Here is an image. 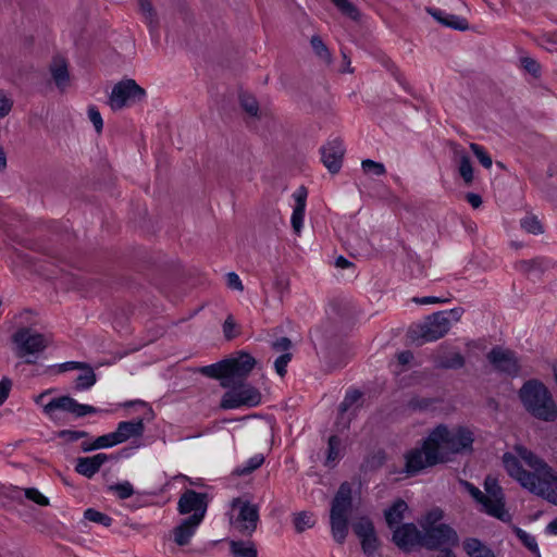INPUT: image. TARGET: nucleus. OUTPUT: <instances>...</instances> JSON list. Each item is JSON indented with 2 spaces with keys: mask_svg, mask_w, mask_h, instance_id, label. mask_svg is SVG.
<instances>
[{
  "mask_svg": "<svg viewBox=\"0 0 557 557\" xmlns=\"http://www.w3.org/2000/svg\"><path fill=\"white\" fill-rule=\"evenodd\" d=\"M502 466L522 490L557 506V469L542 456L516 444L503 454Z\"/></svg>",
  "mask_w": 557,
  "mask_h": 557,
  "instance_id": "1",
  "label": "nucleus"
},
{
  "mask_svg": "<svg viewBox=\"0 0 557 557\" xmlns=\"http://www.w3.org/2000/svg\"><path fill=\"white\" fill-rule=\"evenodd\" d=\"M37 314L25 310L17 317L15 330L11 335L12 351L26 364L44 354L52 344L53 336L48 332H40L35 327Z\"/></svg>",
  "mask_w": 557,
  "mask_h": 557,
  "instance_id": "2",
  "label": "nucleus"
},
{
  "mask_svg": "<svg viewBox=\"0 0 557 557\" xmlns=\"http://www.w3.org/2000/svg\"><path fill=\"white\" fill-rule=\"evenodd\" d=\"M465 491L473 499L476 509L487 516L503 522H509L511 515L506 507V497L497 479L487 476L483 483V490L469 482L463 483Z\"/></svg>",
  "mask_w": 557,
  "mask_h": 557,
  "instance_id": "3",
  "label": "nucleus"
},
{
  "mask_svg": "<svg viewBox=\"0 0 557 557\" xmlns=\"http://www.w3.org/2000/svg\"><path fill=\"white\" fill-rule=\"evenodd\" d=\"M523 408L534 418L554 422L557 419V404L549 388L539 380L524 382L518 392Z\"/></svg>",
  "mask_w": 557,
  "mask_h": 557,
  "instance_id": "4",
  "label": "nucleus"
},
{
  "mask_svg": "<svg viewBox=\"0 0 557 557\" xmlns=\"http://www.w3.org/2000/svg\"><path fill=\"white\" fill-rule=\"evenodd\" d=\"M359 500V485L343 483L331 504V529L334 540L343 543L348 534V517Z\"/></svg>",
  "mask_w": 557,
  "mask_h": 557,
  "instance_id": "5",
  "label": "nucleus"
},
{
  "mask_svg": "<svg viewBox=\"0 0 557 557\" xmlns=\"http://www.w3.org/2000/svg\"><path fill=\"white\" fill-rule=\"evenodd\" d=\"M256 364L257 361L252 356L240 351L231 355L220 362L201 368L200 372L209 377L219 380L222 387H228L233 383L244 382Z\"/></svg>",
  "mask_w": 557,
  "mask_h": 557,
  "instance_id": "6",
  "label": "nucleus"
},
{
  "mask_svg": "<svg viewBox=\"0 0 557 557\" xmlns=\"http://www.w3.org/2000/svg\"><path fill=\"white\" fill-rule=\"evenodd\" d=\"M462 314V308L436 312L429 315L421 323L411 326L409 336L418 345L437 341L449 332L454 323L460 321Z\"/></svg>",
  "mask_w": 557,
  "mask_h": 557,
  "instance_id": "7",
  "label": "nucleus"
},
{
  "mask_svg": "<svg viewBox=\"0 0 557 557\" xmlns=\"http://www.w3.org/2000/svg\"><path fill=\"white\" fill-rule=\"evenodd\" d=\"M146 99L147 90L134 78L124 77L113 85L108 97V106L116 112L140 106Z\"/></svg>",
  "mask_w": 557,
  "mask_h": 557,
  "instance_id": "8",
  "label": "nucleus"
},
{
  "mask_svg": "<svg viewBox=\"0 0 557 557\" xmlns=\"http://www.w3.org/2000/svg\"><path fill=\"white\" fill-rule=\"evenodd\" d=\"M226 388L220 401L222 409L250 408L261 403L260 391L245 381L233 383Z\"/></svg>",
  "mask_w": 557,
  "mask_h": 557,
  "instance_id": "9",
  "label": "nucleus"
},
{
  "mask_svg": "<svg viewBox=\"0 0 557 557\" xmlns=\"http://www.w3.org/2000/svg\"><path fill=\"white\" fill-rule=\"evenodd\" d=\"M51 393L52 389H47L33 397L34 403L40 406L42 408L44 413L51 419L54 417V413L58 410L71 412L76 417H83L89 413L97 412L96 408L78 404L75 399L69 396H61L52 398L49 401H47V397Z\"/></svg>",
  "mask_w": 557,
  "mask_h": 557,
  "instance_id": "10",
  "label": "nucleus"
},
{
  "mask_svg": "<svg viewBox=\"0 0 557 557\" xmlns=\"http://www.w3.org/2000/svg\"><path fill=\"white\" fill-rule=\"evenodd\" d=\"M231 525L242 532H252L258 522L257 506L246 498H236L232 503L230 512Z\"/></svg>",
  "mask_w": 557,
  "mask_h": 557,
  "instance_id": "11",
  "label": "nucleus"
},
{
  "mask_svg": "<svg viewBox=\"0 0 557 557\" xmlns=\"http://www.w3.org/2000/svg\"><path fill=\"white\" fill-rule=\"evenodd\" d=\"M351 528L360 540L363 553L367 555L374 554L380 546V540L372 519L367 515L356 512L351 519Z\"/></svg>",
  "mask_w": 557,
  "mask_h": 557,
  "instance_id": "12",
  "label": "nucleus"
},
{
  "mask_svg": "<svg viewBox=\"0 0 557 557\" xmlns=\"http://www.w3.org/2000/svg\"><path fill=\"white\" fill-rule=\"evenodd\" d=\"M177 510L186 519L201 523L207 511L206 495L191 490L185 491L180 497Z\"/></svg>",
  "mask_w": 557,
  "mask_h": 557,
  "instance_id": "13",
  "label": "nucleus"
},
{
  "mask_svg": "<svg viewBox=\"0 0 557 557\" xmlns=\"http://www.w3.org/2000/svg\"><path fill=\"white\" fill-rule=\"evenodd\" d=\"M405 468L407 475H414L421 470L437 465L433 453L430 451L424 441L420 446L408 450L404 455Z\"/></svg>",
  "mask_w": 557,
  "mask_h": 557,
  "instance_id": "14",
  "label": "nucleus"
},
{
  "mask_svg": "<svg viewBox=\"0 0 557 557\" xmlns=\"http://www.w3.org/2000/svg\"><path fill=\"white\" fill-rule=\"evenodd\" d=\"M447 425L440 424L430 431L424 443L434 455L437 463L447 462L451 459L449 447L447 444Z\"/></svg>",
  "mask_w": 557,
  "mask_h": 557,
  "instance_id": "15",
  "label": "nucleus"
},
{
  "mask_svg": "<svg viewBox=\"0 0 557 557\" xmlns=\"http://www.w3.org/2000/svg\"><path fill=\"white\" fill-rule=\"evenodd\" d=\"M392 541L405 552L412 550L416 546L423 543L422 532L414 523H403L392 529Z\"/></svg>",
  "mask_w": 557,
  "mask_h": 557,
  "instance_id": "16",
  "label": "nucleus"
},
{
  "mask_svg": "<svg viewBox=\"0 0 557 557\" xmlns=\"http://www.w3.org/2000/svg\"><path fill=\"white\" fill-rule=\"evenodd\" d=\"M447 444L451 456L471 450L473 443L472 430L461 425H447Z\"/></svg>",
  "mask_w": 557,
  "mask_h": 557,
  "instance_id": "17",
  "label": "nucleus"
},
{
  "mask_svg": "<svg viewBox=\"0 0 557 557\" xmlns=\"http://www.w3.org/2000/svg\"><path fill=\"white\" fill-rule=\"evenodd\" d=\"M486 358L494 369L508 374H516L520 369L517 356L507 348L495 347L487 354Z\"/></svg>",
  "mask_w": 557,
  "mask_h": 557,
  "instance_id": "18",
  "label": "nucleus"
},
{
  "mask_svg": "<svg viewBox=\"0 0 557 557\" xmlns=\"http://www.w3.org/2000/svg\"><path fill=\"white\" fill-rule=\"evenodd\" d=\"M200 522L183 518L170 532L169 539L178 547L188 546Z\"/></svg>",
  "mask_w": 557,
  "mask_h": 557,
  "instance_id": "19",
  "label": "nucleus"
},
{
  "mask_svg": "<svg viewBox=\"0 0 557 557\" xmlns=\"http://www.w3.org/2000/svg\"><path fill=\"white\" fill-rule=\"evenodd\" d=\"M345 153L343 143L333 140L327 143L321 150V159L324 166L333 174L342 168V161Z\"/></svg>",
  "mask_w": 557,
  "mask_h": 557,
  "instance_id": "20",
  "label": "nucleus"
},
{
  "mask_svg": "<svg viewBox=\"0 0 557 557\" xmlns=\"http://www.w3.org/2000/svg\"><path fill=\"white\" fill-rule=\"evenodd\" d=\"M51 82L60 92H65L72 85V77L69 72L67 63L64 59H54L49 67Z\"/></svg>",
  "mask_w": 557,
  "mask_h": 557,
  "instance_id": "21",
  "label": "nucleus"
},
{
  "mask_svg": "<svg viewBox=\"0 0 557 557\" xmlns=\"http://www.w3.org/2000/svg\"><path fill=\"white\" fill-rule=\"evenodd\" d=\"M423 543L430 547H448L457 543V534L449 525L441 524L434 532L423 535Z\"/></svg>",
  "mask_w": 557,
  "mask_h": 557,
  "instance_id": "22",
  "label": "nucleus"
},
{
  "mask_svg": "<svg viewBox=\"0 0 557 557\" xmlns=\"http://www.w3.org/2000/svg\"><path fill=\"white\" fill-rule=\"evenodd\" d=\"M410 513L408 504L404 499L393 500L384 510V519L389 530L401 525Z\"/></svg>",
  "mask_w": 557,
  "mask_h": 557,
  "instance_id": "23",
  "label": "nucleus"
},
{
  "mask_svg": "<svg viewBox=\"0 0 557 557\" xmlns=\"http://www.w3.org/2000/svg\"><path fill=\"white\" fill-rule=\"evenodd\" d=\"M426 12L431 16H433L438 23L446 27H450L457 30H466L469 28L467 20L461 16L449 14L445 11L434 8H428Z\"/></svg>",
  "mask_w": 557,
  "mask_h": 557,
  "instance_id": "24",
  "label": "nucleus"
},
{
  "mask_svg": "<svg viewBox=\"0 0 557 557\" xmlns=\"http://www.w3.org/2000/svg\"><path fill=\"white\" fill-rule=\"evenodd\" d=\"M144 432V424L141 420L121 422L117 429L113 432L116 444L126 442L133 437H139Z\"/></svg>",
  "mask_w": 557,
  "mask_h": 557,
  "instance_id": "25",
  "label": "nucleus"
},
{
  "mask_svg": "<svg viewBox=\"0 0 557 557\" xmlns=\"http://www.w3.org/2000/svg\"><path fill=\"white\" fill-rule=\"evenodd\" d=\"M108 460V456L106 454H97L92 457H84L77 460L76 471L86 476L91 478L100 467Z\"/></svg>",
  "mask_w": 557,
  "mask_h": 557,
  "instance_id": "26",
  "label": "nucleus"
},
{
  "mask_svg": "<svg viewBox=\"0 0 557 557\" xmlns=\"http://www.w3.org/2000/svg\"><path fill=\"white\" fill-rule=\"evenodd\" d=\"M294 198L296 205L294 207L290 222L295 234L299 235L304 227L307 191L305 189H300L295 193Z\"/></svg>",
  "mask_w": 557,
  "mask_h": 557,
  "instance_id": "27",
  "label": "nucleus"
},
{
  "mask_svg": "<svg viewBox=\"0 0 557 557\" xmlns=\"http://www.w3.org/2000/svg\"><path fill=\"white\" fill-rule=\"evenodd\" d=\"M435 361L441 367L457 368L463 363V358L458 351L454 349L440 347L436 350Z\"/></svg>",
  "mask_w": 557,
  "mask_h": 557,
  "instance_id": "28",
  "label": "nucleus"
},
{
  "mask_svg": "<svg viewBox=\"0 0 557 557\" xmlns=\"http://www.w3.org/2000/svg\"><path fill=\"white\" fill-rule=\"evenodd\" d=\"M443 519V511L440 508H432L425 511L420 520L419 524L422 529V535L428 534L429 532H434L441 524Z\"/></svg>",
  "mask_w": 557,
  "mask_h": 557,
  "instance_id": "29",
  "label": "nucleus"
},
{
  "mask_svg": "<svg viewBox=\"0 0 557 557\" xmlns=\"http://www.w3.org/2000/svg\"><path fill=\"white\" fill-rule=\"evenodd\" d=\"M136 9L149 27H156L159 24L158 11L152 0H136Z\"/></svg>",
  "mask_w": 557,
  "mask_h": 557,
  "instance_id": "30",
  "label": "nucleus"
},
{
  "mask_svg": "<svg viewBox=\"0 0 557 557\" xmlns=\"http://www.w3.org/2000/svg\"><path fill=\"white\" fill-rule=\"evenodd\" d=\"M462 547L469 557H497L490 547L476 539H467Z\"/></svg>",
  "mask_w": 557,
  "mask_h": 557,
  "instance_id": "31",
  "label": "nucleus"
},
{
  "mask_svg": "<svg viewBox=\"0 0 557 557\" xmlns=\"http://www.w3.org/2000/svg\"><path fill=\"white\" fill-rule=\"evenodd\" d=\"M239 104L242 110L252 119H260L262 116V110L260 109L259 102L256 97L249 92H242L239 95Z\"/></svg>",
  "mask_w": 557,
  "mask_h": 557,
  "instance_id": "32",
  "label": "nucleus"
},
{
  "mask_svg": "<svg viewBox=\"0 0 557 557\" xmlns=\"http://www.w3.org/2000/svg\"><path fill=\"white\" fill-rule=\"evenodd\" d=\"M455 158L458 162V171L466 184H470L473 181V168L470 162L468 154L460 149L455 150Z\"/></svg>",
  "mask_w": 557,
  "mask_h": 557,
  "instance_id": "33",
  "label": "nucleus"
},
{
  "mask_svg": "<svg viewBox=\"0 0 557 557\" xmlns=\"http://www.w3.org/2000/svg\"><path fill=\"white\" fill-rule=\"evenodd\" d=\"M315 523L314 516L310 512H298L293 517V524L298 533H302L308 529H311Z\"/></svg>",
  "mask_w": 557,
  "mask_h": 557,
  "instance_id": "34",
  "label": "nucleus"
},
{
  "mask_svg": "<svg viewBox=\"0 0 557 557\" xmlns=\"http://www.w3.org/2000/svg\"><path fill=\"white\" fill-rule=\"evenodd\" d=\"M114 445H117V444L115 441L114 433L112 432V433L97 437L91 444H84L83 450L89 451V450H95V449H100V448L112 447Z\"/></svg>",
  "mask_w": 557,
  "mask_h": 557,
  "instance_id": "35",
  "label": "nucleus"
},
{
  "mask_svg": "<svg viewBox=\"0 0 557 557\" xmlns=\"http://www.w3.org/2000/svg\"><path fill=\"white\" fill-rule=\"evenodd\" d=\"M520 226L523 231L539 235L544 233V226L535 215H527L520 221Z\"/></svg>",
  "mask_w": 557,
  "mask_h": 557,
  "instance_id": "36",
  "label": "nucleus"
},
{
  "mask_svg": "<svg viewBox=\"0 0 557 557\" xmlns=\"http://www.w3.org/2000/svg\"><path fill=\"white\" fill-rule=\"evenodd\" d=\"M273 288L280 300L290 290V280L283 273H276L273 280Z\"/></svg>",
  "mask_w": 557,
  "mask_h": 557,
  "instance_id": "37",
  "label": "nucleus"
},
{
  "mask_svg": "<svg viewBox=\"0 0 557 557\" xmlns=\"http://www.w3.org/2000/svg\"><path fill=\"white\" fill-rule=\"evenodd\" d=\"M233 557H257L256 548L246 542L232 543Z\"/></svg>",
  "mask_w": 557,
  "mask_h": 557,
  "instance_id": "38",
  "label": "nucleus"
},
{
  "mask_svg": "<svg viewBox=\"0 0 557 557\" xmlns=\"http://www.w3.org/2000/svg\"><path fill=\"white\" fill-rule=\"evenodd\" d=\"M361 169L366 175L371 176H383L386 173V169L383 163L370 159L361 162Z\"/></svg>",
  "mask_w": 557,
  "mask_h": 557,
  "instance_id": "39",
  "label": "nucleus"
},
{
  "mask_svg": "<svg viewBox=\"0 0 557 557\" xmlns=\"http://www.w3.org/2000/svg\"><path fill=\"white\" fill-rule=\"evenodd\" d=\"M311 47L314 53L325 63L331 62V52L319 36H313L311 38Z\"/></svg>",
  "mask_w": 557,
  "mask_h": 557,
  "instance_id": "40",
  "label": "nucleus"
},
{
  "mask_svg": "<svg viewBox=\"0 0 557 557\" xmlns=\"http://www.w3.org/2000/svg\"><path fill=\"white\" fill-rule=\"evenodd\" d=\"M342 441L338 436L333 435L329 438L326 462H335L341 457Z\"/></svg>",
  "mask_w": 557,
  "mask_h": 557,
  "instance_id": "41",
  "label": "nucleus"
},
{
  "mask_svg": "<svg viewBox=\"0 0 557 557\" xmlns=\"http://www.w3.org/2000/svg\"><path fill=\"white\" fill-rule=\"evenodd\" d=\"M109 491L120 499L129 498L134 494V487L127 481L110 485Z\"/></svg>",
  "mask_w": 557,
  "mask_h": 557,
  "instance_id": "42",
  "label": "nucleus"
},
{
  "mask_svg": "<svg viewBox=\"0 0 557 557\" xmlns=\"http://www.w3.org/2000/svg\"><path fill=\"white\" fill-rule=\"evenodd\" d=\"M79 370H82L83 372L77 377V387L78 388H88L91 385H94V383L96 381V376H95V373L92 372V370L90 368L86 367L85 364H83V368H81Z\"/></svg>",
  "mask_w": 557,
  "mask_h": 557,
  "instance_id": "43",
  "label": "nucleus"
},
{
  "mask_svg": "<svg viewBox=\"0 0 557 557\" xmlns=\"http://www.w3.org/2000/svg\"><path fill=\"white\" fill-rule=\"evenodd\" d=\"M332 2L336 5V8L351 20H357L359 16V12L356 7L349 2L348 0H332Z\"/></svg>",
  "mask_w": 557,
  "mask_h": 557,
  "instance_id": "44",
  "label": "nucleus"
},
{
  "mask_svg": "<svg viewBox=\"0 0 557 557\" xmlns=\"http://www.w3.org/2000/svg\"><path fill=\"white\" fill-rule=\"evenodd\" d=\"M470 149L484 168L490 169L492 166L491 157L481 146L476 144H471Z\"/></svg>",
  "mask_w": 557,
  "mask_h": 557,
  "instance_id": "45",
  "label": "nucleus"
},
{
  "mask_svg": "<svg viewBox=\"0 0 557 557\" xmlns=\"http://www.w3.org/2000/svg\"><path fill=\"white\" fill-rule=\"evenodd\" d=\"M515 533L517 537L525 545V547H528L531 552H537V544L534 536L521 529H516Z\"/></svg>",
  "mask_w": 557,
  "mask_h": 557,
  "instance_id": "46",
  "label": "nucleus"
},
{
  "mask_svg": "<svg viewBox=\"0 0 557 557\" xmlns=\"http://www.w3.org/2000/svg\"><path fill=\"white\" fill-rule=\"evenodd\" d=\"M520 63L521 67L529 74L533 75L534 77L540 75L541 66L534 59L523 57L521 58Z\"/></svg>",
  "mask_w": 557,
  "mask_h": 557,
  "instance_id": "47",
  "label": "nucleus"
},
{
  "mask_svg": "<svg viewBox=\"0 0 557 557\" xmlns=\"http://www.w3.org/2000/svg\"><path fill=\"white\" fill-rule=\"evenodd\" d=\"M84 516L89 521L101 523L107 527L110 525L111 521H112L111 518H109L108 516H106L97 510H94V509H87L85 511Z\"/></svg>",
  "mask_w": 557,
  "mask_h": 557,
  "instance_id": "48",
  "label": "nucleus"
},
{
  "mask_svg": "<svg viewBox=\"0 0 557 557\" xmlns=\"http://www.w3.org/2000/svg\"><path fill=\"white\" fill-rule=\"evenodd\" d=\"M25 496L27 499L36 503L39 506L49 505V499L36 488H26Z\"/></svg>",
  "mask_w": 557,
  "mask_h": 557,
  "instance_id": "49",
  "label": "nucleus"
},
{
  "mask_svg": "<svg viewBox=\"0 0 557 557\" xmlns=\"http://www.w3.org/2000/svg\"><path fill=\"white\" fill-rule=\"evenodd\" d=\"M13 106V100L8 92L0 90V119L7 116Z\"/></svg>",
  "mask_w": 557,
  "mask_h": 557,
  "instance_id": "50",
  "label": "nucleus"
},
{
  "mask_svg": "<svg viewBox=\"0 0 557 557\" xmlns=\"http://www.w3.org/2000/svg\"><path fill=\"white\" fill-rule=\"evenodd\" d=\"M88 117L92 125L95 126L97 133H100L103 126V121L101 117L100 112L96 107H89L88 108Z\"/></svg>",
  "mask_w": 557,
  "mask_h": 557,
  "instance_id": "51",
  "label": "nucleus"
},
{
  "mask_svg": "<svg viewBox=\"0 0 557 557\" xmlns=\"http://www.w3.org/2000/svg\"><path fill=\"white\" fill-rule=\"evenodd\" d=\"M12 385L13 383L9 377H2L0 380V406L8 399Z\"/></svg>",
  "mask_w": 557,
  "mask_h": 557,
  "instance_id": "52",
  "label": "nucleus"
},
{
  "mask_svg": "<svg viewBox=\"0 0 557 557\" xmlns=\"http://www.w3.org/2000/svg\"><path fill=\"white\" fill-rule=\"evenodd\" d=\"M223 333L227 339H232L237 335V325L232 317H228L223 324Z\"/></svg>",
  "mask_w": 557,
  "mask_h": 557,
  "instance_id": "53",
  "label": "nucleus"
},
{
  "mask_svg": "<svg viewBox=\"0 0 557 557\" xmlns=\"http://www.w3.org/2000/svg\"><path fill=\"white\" fill-rule=\"evenodd\" d=\"M87 435L86 432L63 430L58 433V436L66 442H75Z\"/></svg>",
  "mask_w": 557,
  "mask_h": 557,
  "instance_id": "54",
  "label": "nucleus"
},
{
  "mask_svg": "<svg viewBox=\"0 0 557 557\" xmlns=\"http://www.w3.org/2000/svg\"><path fill=\"white\" fill-rule=\"evenodd\" d=\"M290 361V355L284 354L281 357H278L275 361V371L280 376H284L286 373V367L288 362Z\"/></svg>",
  "mask_w": 557,
  "mask_h": 557,
  "instance_id": "55",
  "label": "nucleus"
},
{
  "mask_svg": "<svg viewBox=\"0 0 557 557\" xmlns=\"http://www.w3.org/2000/svg\"><path fill=\"white\" fill-rule=\"evenodd\" d=\"M226 284L231 289H234L237 292L244 290L243 283L236 273H228L226 275Z\"/></svg>",
  "mask_w": 557,
  "mask_h": 557,
  "instance_id": "56",
  "label": "nucleus"
},
{
  "mask_svg": "<svg viewBox=\"0 0 557 557\" xmlns=\"http://www.w3.org/2000/svg\"><path fill=\"white\" fill-rule=\"evenodd\" d=\"M412 360V355L410 352H400L398 356H397V367L399 369H395L394 371L396 373H400L404 371L403 367L408 364L410 361Z\"/></svg>",
  "mask_w": 557,
  "mask_h": 557,
  "instance_id": "57",
  "label": "nucleus"
},
{
  "mask_svg": "<svg viewBox=\"0 0 557 557\" xmlns=\"http://www.w3.org/2000/svg\"><path fill=\"white\" fill-rule=\"evenodd\" d=\"M83 368V363H78V362H65V363H62V364H59L54 369V372L55 373H62V372H66V371H71V370H75V369H81Z\"/></svg>",
  "mask_w": 557,
  "mask_h": 557,
  "instance_id": "58",
  "label": "nucleus"
},
{
  "mask_svg": "<svg viewBox=\"0 0 557 557\" xmlns=\"http://www.w3.org/2000/svg\"><path fill=\"white\" fill-rule=\"evenodd\" d=\"M466 200L472 208L478 209L482 205V199L479 195L469 193L466 195Z\"/></svg>",
  "mask_w": 557,
  "mask_h": 557,
  "instance_id": "59",
  "label": "nucleus"
},
{
  "mask_svg": "<svg viewBox=\"0 0 557 557\" xmlns=\"http://www.w3.org/2000/svg\"><path fill=\"white\" fill-rule=\"evenodd\" d=\"M413 301L418 305H433L443 302L441 298L437 297H422V298H413Z\"/></svg>",
  "mask_w": 557,
  "mask_h": 557,
  "instance_id": "60",
  "label": "nucleus"
},
{
  "mask_svg": "<svg viewBox=\"0 0 557 557\" xmlns=\"http://www.w3.org/2000/svg\"><path fill=\"white\" fill-rule=\"evenodd\" d=\"M361 394L357 391H354L347 395L343 406L346 408L348 405L356 403L360 398Z\"/></svg>",
  "mask_w": 557,
  "mask_h": 557,
  "instance_id": "61",
  "label": "nucleus"
},
{
  "mask_svg": "<svg viewBox=\"0 0 557 557\" xmlns=\"http://www.w3.org/2000/svg\"><path fill=\"white\" fill-rule=\"evenodd\" d=\"M546 533L557 535V519L550 521L546 527Z\"/></svg>",
  "mask_w": 557,
  "mask_h": 557,
  "instance_id": "62",
  "label": "nucleus"
},
{
  "mask_svg": "<svg viewBox=\"0 0 557 557\" xmlns=\"http://www.w3.org/2000/svg\"><path fill=\"white\" fill-rule=\"evenodd\" d=\"M290 345V342L287 339V338H281L278 339L274 346L277 348V349H282V350H285L289 347Z\"/></svg>",
  "mask_w": 557,
  "mask_h": 557,
  "instance_id": "63",
  "label": "nucleus"
},
{
  "mask_svg": "<svg viewBox=\"0 0 557 557\" xmlns=\"http://www.w3.org/2000/svg\"><path fill=\"white\" fill-rule=\"evenodd\" d=\"M5 165V158L2 153H0V169Z\"/></svg>",
  "mask_w": 557,
  "mask_h": 557,
  "instance_id": "64",
  "label": "nucleus"
}]
</instances>
